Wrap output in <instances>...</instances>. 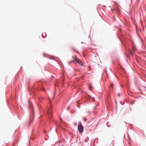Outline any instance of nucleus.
<instances>
[{
	"label": "nucleus",
	"mask_w": 146,
	"mask_h": 146,
	"mask_svg": "<svg viewBox=\"0 0 146 146\" xmlns=\"http://www.w3.org/2000/svg\"><path fill=\"white\" fill-rule=\"evenodd\" d=\"M69 108H70V107H69V106L67 108V109H68V110L69 109Z\"/></svg>",
	"instance_id": "nucleus-8"
},
{
	"label": "nucleus",
	"mask_w": 146,
	"mask_h": 146,
	"mask_svg": "<svg viewBox=\"0 0 146 146\" xmlns=\"http://www.w3.org/2000/svg\"><path fill=\"white\" fill-rule=\"evenodd\" d=\"M113 86L112 84H111L110 87H113Z\"/></svg>",
	"instance_id": "nucleus-9"
},
{
	"label": "nucleus",
	"mask_w": 146,
	"mask_h": 146,
	"mask_svg": "<svg viewBox=\"0 0 146 146\" xmlns=\"http://www.w3.org/2000/svg\"><path fill=\"white\" fill-rule=\"evenodd\" d=\"M32 111H33V113H34V110L33 108H32Z\"/></svg>",
	"instance_id": "nucleus-6"
},
{
	"label": "nucleus",
	"mask_w": 146,
	"mask_h": 146,
	"mask_svg": "<svg viewBox=\"0 0 146 146\" xmlns=\"http://www.w3.org/2000/svg\"><path fill=\"white\" fill-rule=\"evenodd\" d=\"M73 62V61H71V62Z\"/></svg>",
	"instance_id": "nucleus-15"
},
{
	"label": "nucleus",
	"mask_w": 146,
	"mask_h": 146,
	"mask_svg": "<svg viewBox=\"0 0 146 146\" xmlns=\"http://www.w3.org/2000/svg\"><path fill=\"white\" fill-rule=\"evenodd\" d=\"M85 121H86L87 120V119L86 118H85Z\"/></svg>",
	"instance_id": "nucleus-10"
},
{
	"label": "nucleus",
	"mask_w": 146,
	"mask_h": 146,
	"mask_svg": "<svg viewBox=\"0 0 146 146\" xmlns=\"http://www.w3.org/2000/svg\"><path fill=\"white\" fill-rule=\"evenodd\" d=\"M77 104H79V101H78V102H77Z\"/></svg>",
	"instance_id": "nucleus-11"
},
{
	"label": "nucleus",
	"mask_w": 146,
	"mask_h": 146,
	"mask_svg": "<svg viewBox=\"0 0 146 146\" xmlns=\"http://www.w3.org/2000/svg\"><path fill=\"white\" fill-rule=\"evenodd\" d=\"M74 59L75 60L77 63L79 64L80 65L82 66L83 65V63L80 59L78 58L76 56H74L73 57Z\"/></svg>",
	"instance_id": "nucleus-1"
},
{
	"label": "nucleus",
	"mask_w": 146,
	"mask_h": 146,
	"mask_svg": "<svg viewBox=\"0 0 146 146\" xmlns=\"http://www.w3.org/2000/svg\"><path fill=\"white\" fill-rule=\"evenodd\" d=\"M77 52L78 53V51H77Z\"/></svg>",
	"instance_id": "nucleus-16"
},
{
	"label": "nucleus",
	"mask_w": 146,
	"mask_h": 146,
	"mask_svg": "<svg viewBox=\"0 0 146 146\" xmlns=\"http://www.w3.org/2000/svg\"><path fill=\"white\" fill-rule=\"evenodd\" d=\"M72 49L74 51L75 50V49L74 48H72Z\"/></svg>",
	"instance_id": "nucleus-5"
},
{
	"label": "nucleus",
	"mask_w": 146,
	"mask_h": 146,
	"mask_svg": "<svg viewBox=\"0 0 146 146\" xmlns=\"http://www.w3.org/2000/svg\"><path fill=\"white\" fill-rule=\"evenodd\" d=\"M77 106H78V107L79 108V106L78 105H77Z\"/></svg>",
	"instance_id": "nucleus-14"
},
{
	"label": "nucleus",
	"mask_w": 146,
	"mask_h": 146,
	"mask_svg": "<svg viewBox=\"0 0 146 146\" xmlns=\"http://www.w3.org/2000/svg\"><path fill=\"white\" fill-rule=\"evenodd\" d=\"M44 90V88H42V90Z\"/></svg>",
	"instance_id": "nucleus-7"
},
{
	"label": "nucleus",
	"mask_w": 146,
	"mask_h": 146,
	"mask_svg": "<svg viewBox=\"0 0 146 146\" xmlns=\"http://www.w3.org/2000/svg\"><path fill=\"white\" fill-rule=\"evenodd\" d=\"M78 129L79 132H82L83 131L84 128L82 124H79L78 125Z\"/></svg>",
	"instance_id": "nucleus-2"
},
{
	"label": "nucleus",
	"mask_w": 146,
	"mask_h": 146,
	"mask_svg": "<svg viewBox=\"0 0 146 146\" xmlns=\"http://www.w3.org/2000/svg\"><path fill=\"white\" fill-rule=\"evenodd\" d=\"M118 96H120V94H118Z\"/></svg>",
	"instance_id": "nucleus-13"
},
{
	"label": "nucleus",
	"mask_w": 146,
	"mask_h": 146,
	"mask_svg": "<svg viewBox=\"0 0 146 146\" xmlns=\"http://www.w3.org/2000/svg\"><path fill=\"white\" fill-rule=\"evenodd\" d=\"M92 88V86L91 87H90V86L89 87V88L90 90H91Z\"/></svg>",
	"instance_id": "nucleus-4"
},
{
	"label": "nucleus",
	"mask_w": 146,
	"mask_h": 146,
	"mask_svg": "<svg viewBox=\"0 0 146 146\" xmlns=\"http://www.w3.org/2000/svg\"><path fill=\"white\" fill-rule=\"evenodd\" d=\"M50 115L51 116H52V114H50Z\"/></svg>",
	"instance_id": "nucleus-12"
},
{
	"label": "nucleus",
	"mask_w": 146,
	"mask_h": 146,
	"mask_svg": "<svg viewBox=\"0 0 146 146\" xmlns=\"http://www.w3.org/2000/svg\"><path fill=\"white\" fill-rule=\"evenodd\" d=\"M136 48H133V50L132 51H131L130 52V54H133V53L134 52V51L135 50V49Z\"/></svg>",
	"instance_id": "nucleus-3"
}]
</instances>
